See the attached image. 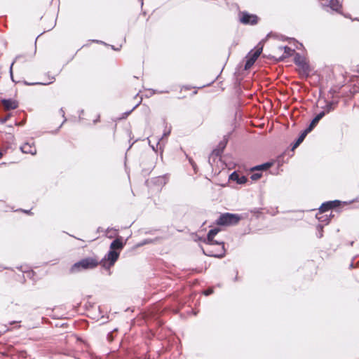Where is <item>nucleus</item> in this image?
Segmentation results:
<instances>
[{"label":"nucleus","mask_w":359,"mask_h":359,"mask_svg":"<svg viewBox=\"0 0 359 359\" xmlns=\"http://www.w3.org/2000/svg\"><path fill=\"white\" fill-rule=\"evenodd\" d=\"M219 231V229H210L207 235V238L205 240V243L210 245H219V249L217 251V252H214L213 251H208V253H205L206 255L210 257H215L218 258H222L225 255V248H224V243L223 241L219 242L217 241L214 240V237L217 234Z\"/></svg>","instance_id":"1"},{"label":"nucleus","mask_w":359,"mask_h":359,"mask_svg":"<svg viewBox=\"0 0 359 359\" xmlns=\"http://www.w3.org/2000/svg\"><path fill=\"white\" fill-rule=\"evenodd\" d=\"M100 264L98 259L95 257H86L76 262L71 269L72 272H78L82 270H88L95 268Z\"/></svg>","instance_id":"2"},{"label":"nucleus","mask_w":359,"mask_h":359,"mask_svg":"<svg viewBox=\"0 0 359 359\" xmlns=\"http://www.w3.org/2000/svg\"><path fill=\"white\" fill-rule=\"evenodd\" d=\"M242 217L238 214L222 213L216 220V224L219 226H233L237 224Z\"/></svg>","instance_id":"3"},{"label":"nucleus","mask_w":359,"mask_h":359,"mask_svg":"<svg viewBox=\"0 0 359 359\" xmlns=\"http://www.w3.org/2000/svg\"><path fill=\"white\" fill-rule=\"evenodd\" d=\"M238 21L245 25H255L259 22V17L255 14H250L247 11H239Z\"/></svg>","instance_id":"4"},{"label":"nucleus","mask_w":359,"mask_h":359,"mask_svg":"<svg viewBox=\"0 0 359 359\" xmlns=\"http://www.w3.org/2000/svg\"><path fill=\"white\" fill-rule=\"evenodd\" d=\"M119 257V252L110 250L108 253L100 261V264L105 269H109L114 266Z\"/></svg>","instance_id":"5"},{"label":"nucleus","mask_w":359,"mask_h":359,"mask_svg":"<svg viewBox=\"0 0 359 359\" xmlns=\"http://www.w3.org/2000/svg\"><path fill=\"white\" fill-rule=\"evenodd\" d=\"M294 62L295 65L299 66V67L301 69V72L304 74H305L306 76L309 75V65L306 62L305 58L302 57L299 53H295L294 57Z\"/></svg>","instance_id":"6"},{"label":"nucleus","mask_w":359,"mask_h":359,"mask_svg":"<svg viewBox=\"0 0 359 359\" xmlns=\"http://www.w3.org/2000/svg\"><path fill=\"white\" fill-rule=\"evenodd\" d=\"M262 51V47L257 48L255 50H251L247 56V60L245 64V69H250L255 62L258 57Z\"/></svg>","instance_id":"7"},{"label":"nucleus","mask_w":359,"mask_h":359,"mask_svg":"<svg viewBox=\"0 0 359 359\" xmlns=\"http://www.w3.org/2000/svg\"><path fill=\"white\" fill-rule=\"evenodd\" d=\"M1 103L4 109L7 111L15 109L18 107V102L13 99H3Z\"/></svg>","instance_id":"8"},{"label":"nucleus","mask_w":359,"mask_h":359,"mask_svg":"<svg viewBox=\"0 0 359 359\" xmlns=\"http://www.w3.org/2000/svg\"><path fill=\"white\" fill-rule=\"evenodd\" d=\"M124 245L125 243L123 242L122 238L118 237L111 242L110 249L115 251H121L123 248Z\"/></svg>","instance_id":"9"},{"label":"nucleus","mask_w":359,"mask_h":359,"mask_svg":"<svg viewBox=\"0 0 359 359\" xmlns=\"http://www.w3.org/2000/svg\"><path fill=\"white\" fill-rule=\"evenodd\" d=\"M229 180H231L232 181H236L239 184H245L248 180V179L245 176L240 175L236 171L233 172L230 175Z\"/></svg>","instance_id":"10"},{"label":"nucleus","mask_w":359,"mask_h":359,"mask_svg":"<svg viewBox=\"0 0 359 359\" xmlns=\"http://www.w3.org/2000/svg\"><path fill=\"white\" fill-rule=\"evenodd\" d=\"M325 115V112H320L311 121L310 125L306 128L307 130L311 132L313 128L318 124L319 121Z\"/></svg>","instance_id":"11"},{"label":"nucleus","mask_w":359,"mask_h":359,"mask_svg":"<svg viewBox=\"0 0 359 359\" xmlns=\"http://www.w3.org/2000/svg\"><path fill=\"white\" fill-rule=\"evenodd\" d=\"M338 102L337 101H330L327 102L326 104L323 107V111L321 112H325L326 114H328L330 111H332L335 109L336 107L337 106Z\"/></svg>","instance_id":"12"},{"label":"nucleus","mask_w":359,"mask_h":359,"mask_svg":"<svg viewBox=\"0 0 359 359\" xmlns=\"http://www.w3.org/2000/svg\"><path fill=\"white\" fill-rule=\"evenodd\" d=\"M339 203V201L335 200L323 203L319 208V214H322L332 210V203Z\"/></svg>","instance_id":"13"},{"label":"nucleus","mask_w":359,"mask_h":359,"mask_svg":"<svg viewBox=\"0 0 359 359\" xmlns=\"http://www.w3.org/2000/svg\"><path fill=\"white\" fill-rule=\"evenodd\" d=\"M48 80H46L42 82H35V83H28L25 82L27 86H33V85H49L53 83L55 81V78L53 76H50L49 73L47 74Z\"/></svg>","instance_id":"14"},{"label":"nucleus","mask_w":359,"mask_h":359,"mask_svg":"<svg viewBox=\"0 0 359 359\" xmlns=\"http://www.w3.org/2000/svg\"><path fill=\"white\" fill-rule=\"evenodd\" d=\"M328 6L333 11L341 13V0H330Z\"/></svg>","instance_id":"15"},{"label":"nucleus","mask_w":359,"mask_h":359,"mask_svg":"<svg viewBox=\"0 0 359 359\" xmlns=\"http://www.w3.org/2000/svg\"><path fill=\"white\" fill-rule=\"evenodd\" d=\"M21 151L25 154H34L36 152V149L34 147L31 146L29 143H25L20 147Z\"/></svg>","instance_id":"16"},{"label":"nucleus","mask_w":359,"mask_h":359,"mask_svg":"<svg viewBox=\"0 0 359 359\" xmlns=\"http://www.w3.org/2000/svg\"><path fill=\"white\" fill-rule=\"evenodd\" d=\"M310 133L309 131L307 130V129L306 128L302 133L301 135H299V137H298V139L296 140V142L293 144L292 145V149L294 150L295 148H297L302 142L303 140H304L305 137L306 136V135Z\"/></svg>","instance_id":"17"},{"label":"nucleus","mask_w":359,"mask_h":359,"mask_svg":"<svg viewBox=\"0 0 359 359\" xmlns=\"http://www.w3.org/2000/svg\"><path fill=\"white\" fill-rule=\"evenodd\" d=\"M279 48L280 50H284V55H283L280 57V60H283L285 58L290 56L292 55L293 53H294V50L292 49L291 48L285 46H280L279 47Z\"/></svg>","instance_id":"18"},{"label":"nucleus","mask_w":359,"mask_h":359,"mask_svg":"<svg viewBox=\"0 0 359 359\" xmlns=\"http://www.w3.org/2000/svg\"><path fill=\"white\" fill-rule=\"evenodd\" d=\"M271 165V163H266L262 165H257V166L255 167L254 168H252V170H266V169L269 168Z\"/></svg>","instance_id":"19"},{"label":"nucleus","mask_w":359,"mask_h":359,"mask_svg":"<svg viewBox=\"0 0 359 359\" xmlns=\"http://www.w3.org/2000/svg\"><path fill=\"white\" fill-rule=\"evenodd\" d=\"M317 217L320 221L326 222V224H328L330 221L331 213L329 215V216L327 215H325V216H320V217H318V214Z\"/></svg>","instance_id":"20"},{"label":"nucleus","mask_w":359,"mask_h":359,"mask_svg":"<svg viewBox=\"0 0 359 359\" xmlns=\"http://www.w3.org/2000/svg\"><path fill=\"white\" fill-rule=\"evenodd\" d=\"M317 229L318 230V233L317 236L320 238L323 237V226L321 225H318L317 226Z\"/></svg>","instance_id":"21"},{"label":"nucleus","mask_w":359,"mask_h":359,"mask_svg":"<svg viewBox=\"0 0 359 359\" xmlns=\"http://www.w3.org/2000/svg\"><path fill=\"white\" fill-rule=\"evenodd\" d=\"M170 131H171L170 128H169L168 129H165L164 133H163V135L162 137L161 138V140H162L165 137H168L170 135Z\"/></svg>","instance_id":"22"},{"label":"nucleus","mask_w":359,"mask_h":359,"mask_svg":"<svg viewBox=\"0 0 359 359\" xmlns=\"http://www.w3.org/2000/svg\"><path fill=\"white\" fill-rule=\"evenodd\" d=\"M261 177V174L259 173H254L251 175V179L252 180H257Z\"/></svg>","instance_id":"23"},{"label":"nucleus","mask_w":359,"mask_h":359,"mask_svg":"<svg viewBox=\"0 0 359 359\" xmlns=\"http://www.w3.org/2000/svg\"><path fill=\"white\" fill-rule=\"evenodd\" d=\"M203 293H204V294H205V296H208V295H210V294H212V289H208V290H205V291L203 292Z\"/></svg>","instance_id":"24"},{"label":"nucleus","mask_w":359,"mask_h":359,"mask_svg":"<svg viewBox=\"0 0 359 359\" xmlns=\"http://www.w3.org/2000/svg\"><path fill=\"white\" fill-rule=\"evenodd\" d=\"M136 107H137V105L135 107H133V109L132 110L124 113V114H123L124 116H123V118L127 117Z\"/></svg>","instance_id":"25"},{"label":"nucleus","mask_w":359,"mask_h":359,"mask_svg":"<svg viewBox=\"0 0 359 359\" xmlns=\"http://www.w3.org/2000/svg\"><path fill=\"white\" fill-rule=\"evenodd\" d=\"M151 243V240L150 239H146L144 241H142V243H141V245H145V244H148V243Z\"/></svg>","instance_id":"26"},{"label":"nucleus","mask_w":359,"mask_h":359,"mask_svg":"<svg viewBox=\"0 0 359 359\" xmlns=\"http://www.w3.org/2000/svg\"><path fill=\"white\" fill-rule=\"evenodd\" d=\"M8 118H9V116H6V117H4V118H1V119L0 120L1 123H6V122L7 121V120L8 119Z\"/></svg>","instance_id":"27"},{"label":"nucleus","mask_w":359,"mask_h":359,"mask_svg":"<svg viewBox=\"0 0 359 359\" xmlns=\"http://www.w3.org/2000/svg\"><path fill=\"white\" fill-rule=\"evenodd\" d=\"M340 202L339 203H332V209H333L334 208H337V206H339Z\"/></svg>","instance_id":"28"},{"label":"nucleus","mask_w":359,"mask_h":359,"mask_svg":"<svg viewBox=\"0 0 359 359\" xmlns=\"http://www.w3.org/2000/svg\"><path fill=\"white\" fill-rule=\"evenodd\" d=\"M60 111H61V112H62V116H65V111H63V109H60Z\"/></svg>","instance_id":"29"},{"label":"nucleus","mask_w":359,"mask_h":359,"mask_svg":"<svg viewBox=\"0 0 359 359\" xmlns=\"http://www.w3.org/2000/svg\"><path fill=\"white\" fill-rule=\"evenodd\" d=\"M13 63H11V74H12V67H13Z\"/></svg>","instance_id":"30"},{"label":"nucleus","mask_w":359,"mask_h":359,"mask_svg":"<svg viewBox=\"0 0 359 359\" xmlns=\"http://www.w3.org/2000/svg\"><path fill=\"white\" fill-rule=\"evenodd\" d=\"M25 353H21V357H25V358H26V356H25Z\"/></svg>","instance_id":"31"},{"label":"nucleus","mask_w":359,"mask_h":359,"mask_svg":"<svg viewBox=\"0 0 359 359\" xmlns=\"http://www.w3.org/2000/svg\"><path fill=\"white\" fill-rule=\"evenodd\" d=\"M112 237H113L112 233H110V236H109V238H112Z\"/></svg>","instance_id":"32"},{"label":"nucleus","mask_w":359,"mask_h":359,"mask_svg":"<svg viewBox=\"0 0 359 359\" xmlns=\"http://www.w3.org/2000/svg\"><path fill=\"white\" fill-rule=\"evenodd\" d=\"M112 237H113L112 233H110V236H109V238H112Z\"/></svg>","instance_id":"33"},{"label":"nucleus","mask_w":359,"mask_h":359,"mask_svg":"<svg viewBox=\"0 0 359 359\" xmlns=\"http://www.w3.org/2000/svg\"><path fill=\"white\" fill-rule=\"evenodd\" d=\"M3 156V154L1 152H0V158L2 157Z\"/></svg>","instance_id":"34"},{"label":"nucleus","mask_w":359,"mask_h":359,"mask_svg":"<svg viewBox=\"0 0 359 359\" xmlns=\"http://www.w3.org/2000/svg\"><path fill=\"white\" fill-rule=\"evenodd\" d=\"M15 323V321H13V322H11V323H10V325H13V324H14Z\"/></svg>","instance_id":"35"},{"label":"nucleus","mask_w":359,"mask_h":359,"mask_svg":"<svg viewBox=\"0 0 359 359\" xmlns=\"http://www.w3.org/2000/svg\"><path fill=\"white\" fill-rule=\"evenodd\" d=\"M353 263H351V264H350V267H353Z\"/></svg>","instance_id":"36"}]
</instances>
